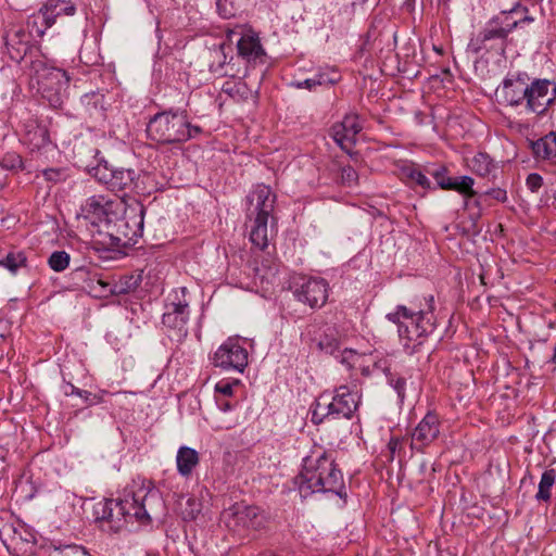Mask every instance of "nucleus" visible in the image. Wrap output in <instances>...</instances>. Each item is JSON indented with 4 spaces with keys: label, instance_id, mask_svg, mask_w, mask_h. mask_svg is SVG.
I'll use <instances>...</instances> for the list:
<instances>
[{
    "label": "nucleus",
    "instance_id": "nucleus-41",
    "mask_svg": "<svg viewBox=\"0 0 556 556\" xmlns=\"http://www.w3.org/2000/svg\"><path fill=\"white\" fill-rule=\"evenodd\" d=\"M202 510L201 502L195 497H188L185 506H181V515L184 519L193 520Z\"/></svg>",
    "mask_w": 556,
    "mask_h": 556
},
{
    "label": "nucleus",
    "instance_id": "nucleus-24",
    "mask_svg": "<svg viewBox=\"0 0 556 556\" xmlns=\"http://www.w3.org/2000/svg\"><path fill=\"white\" fill-rule=\"evenodd\" d=\"M269 218L270 217H253L252 219H250V222L252 223L250 230V241L255 248L260 250H265L269 243V237L273 232L275 224V222H271L269 229Z\"/></svg>",
    "mask_w": 556,
    "mask_h": 556
},
{
    "label": "nucleus",
    "instance_id": "nucleus-42",
    "mask_svg": "<svg viewBox=\"0 0 556 556\" xmlns=\"http://www.w3.org/2000/svg\"><path fill=\"white\" fill-rule=\"evenodd\" d=\"M51 556H90V554L84 546L72 544L54 548Z\"/></svg>",
    "mask_w": 556,
    "mask_h": 556
},
{
    "label": "nucleus",
    "instance_id": "nucleus-46",
    "mask_svg": "<svg viewBox=\"0 0 556 556\" xmlns=\"http://www.w3.org/2000/svg\"><path fill=\"white\" fill-rule=\"evenodd\" d=\"M41 173L49 182L56 184L66 179V173L63 168H46Z\"/></svg>",
    "mask_w": 556,
    "mask_h": 556
},
{
    "label": "nucleus",
    "instance_id": "nucleus-60",
    "mask_svg": "<svg viewBox=\"0 0 556 556\" xmlns=\"http://www.w3.org/2000/svg\"><path fill=\"white\" fill-rule=\"evenodd\" d=\"M555 308H556V303H555Z\"/></svg>",
    "mask_w": 556,
    "mask_h": 556
},
{
    "label": "nucleus",
    "instance_id": "nucleus-9",
    "mask_svg": "<svg viewBox=\"0 0 556 556\" xmlns=\"http://www.w3.org/2000/svg\"><path fill=\"white\" fill-rule=\"evenodd\" d=\"M0 541L14 556H27L34 553L36 535L18 521L0 523Z\"/></svg>",
    "mask_w": 556,
    "mask_h": 556
},
{
    "label": "nucleus",
    "instance_id": "nucleus-6",
    "mask_svg": "<svg viewBox=\"0 0 556 556\" xmlns=\"http://www.w3.org/2000/svg\"><path fill=\"white\" fill-rule=\"evenodd\" d=\"M519 11L528 12V9L517 4L511 10L503 11L489 20L484 27L470 39L467 51L476 55L482 51L504 53L508 35L517 28V23L510 22V14L518 13Z\"/></svg>",
    "mask_w": 556,
    "mask_h": 556
},
{
    "label": "nucleus",
    "instance_id": "nucleus-45",
    "mask_svg": "<svg viewBox=\"0 0 556 556\" xmlns=\"http://www.w3.org/2000/svg\"><path fill=\"white\" fill-rule=\"evenodd\" d=\"M387 378L389 383L397 393V396L401 400V402H403L405 399L406 380L402 377H396L390 371L387 372Z\"/></svg>",
    "mask_w": 556,
    "mask_h": 556
},
{
    "label": "nucleus",
    "instance_id": "nucleus-8",
    "mask_svg": "<svg viewBox=\"0 0 556 556\" xmlns=\"http://www.w3.org/2000/svg\"><path fill=\"white\" fill-rule=\"evenodd\" d=\"M92 176L115 192L138 191L140 175L131 168L114 167L100 161L91 169Z\"/></svg>",
    "mask_w": 556,
    "mask_h": 556
},
{
    "label": "nucleus",
    "instance_id": "nucleus-48",
    "mask_svg": "<svg viewBox=\"0 0 556 556\" xmlns=\"http://www.w3.org/2000/svg\"><path fill=\"white\" fill-rule=\"evenodd\" d=\"M239 381L231 383L226 380H222L216 383L215 392L222 394L223 396H231L233 392V387L237 386Z\"/></svg>",
    "mask_w": 556,
    "mask_h": 556
},
{
    "label": "nucleus",
    "instance_id": "nucleus-19",
    "mask_svg": "<svg viewBox=\"0 0 556 556\" xmlns=\"http://www.w3.org/2000/svg\"><path fill=\"white\" fill-rule=\"evenodd\" d=\"M440 427L441 422L438 414L428 412L412 433V447L422 451L439 437Z\"/></svg>",
    "mask_w": 556,
    "mask_h": 556
},
{
    "label": "nucleus",
    "instance_id": "nucleus-7",
    "mask_svg": "<svg viewBox=\"0 0 556 556\" xmlns=\"http://www.w3.org/2000/svg\"><path fill=\"white\" fill-rule=\"evenodd\" d=\"M187 288H178L169 293L162 316V324L172 340L182 341L188 336L190 316L189 301L186 298Z\"/></svg>",
    "mask_w": 556,
    "mask_h": 556
},
{
    "label": "nucleus",
    "instance_id": "nucleus-2",
    "mask_svg": "<svg viewBox=\"0 0 556 556\" xmlns=\"http://www.w3.org/2000/svg\"><path fill=\"white\" fill-rule=\"evenodd\" d=\"M386 317L397 326L400 342L412 355L437 328L434 298L433 295L415 298L408 305H397Z\"/></svg>",
    "mask_w": 556,
    "mask_h": 556
},
{
    "label": "nucleus",
    "instance_id": "nucleus-11",
    "mask_svg": "<svg viewBox=\"0 0 556 556\" xmlns=\"http://www.w3.org/2000/svg\"><path fill=\"white\" fill-rule=\"evenodd\" d=\"M5 48L12 61L24 62L27 71L29 62L37 59V54H42L38 46L33 45L29 34L25 33L23 25L12 26L5 34Z\"/></svg>",
    "mask_w": 556,
    "mask_h": 556
},
{
    "label": "nucleus",
    "instance_id": "nucleus-26",
    "mask_svg": "<svg viewBox=\"0 0 556 556\" xmlns=\"http://www.w3.org/2000/svg\"><path fill=\"white\" fill-rule=\"evenodd\" d=\"M24 142L33 150L46 147L50 142L49 130L46 125L30 121L25 126Z\"/></svg>",
    "mask_w": 556,
    "mask_h": 556
},
{
    "label": "nucleus",
    "instance_id": "nucleus-13",
    "mask_svg": "<svg viewBox=\"0 0 556 556\" xmlns=\"http://www.w3.org/2000/svg\"><path fill=\"white\" fill-rule=\"evenodd\" d=\"M213 364L225 370L242 372L248 365V351L237 339L229 338L214 353Z\"/></svg>",
    "mask_w": 556,
    "mask_h": 556
},
{
    "label": "nucleus",
    "instance_id": "nucleus-50",
    "mask_svg": "<svg viewBox=\"0 0 556 556\" xmlns=\"http://www.w3.org/2000/svg\"><path fill=\"white\" fill-rule=\"evenodd\" d=\"M216 8L223 18H230L235 15L232 8L227 7V0H216Z\"/></svg>",
    "mask_w": 556,
    "mask_h": 556
},
{
    "label": "nucleus",
    "instance_id": "nucleus-52",
    "mask_svg": "<svg viewBox=\"0 0 556 556\" xmlns=\"http://www.w3.org/2000/svg\"><path fill=\"white\" fill-rule=\"evenodd\" d=\"M79 60L86 65H92L98 62V55L96 53H84V50L81 49L79 52Z\"/></svg>",
    "mask_w": 556,
    "mask_h": 556
},
{
    "label": "nucleus",
    "instance_id": "nucleus-17",
    "mask_svg": "<svg viewBox=\"0 0 556 556\" xmlns=\"http://www.w3.org/2000/svg\"><path fill=\"white\" fill-rule=\"evenodd\" d=\"M359 401L361 395L356 386L343 384L338 387L330 402L334 418L351 419L358 407Z\"/></svg>",
    "mask_w": 556,
    "mask_h": 556
},
{
    "label": "nucleus",
    "instance_id": "nucleus-56",
    "mask_svg": "<svg viewBox=\"0 0 556 556\" xmlns=\"http://www.w3.org/2000/svg\"><path fill=\"white\" fill-rule=\"evenodd\" d=\"M88 205L93 208V213L96 215L100 216L101 214H104V207L98 201L92 199Z\"/></svg>",
    "mask_w": 556,
    "mask_h": 556
},
{
    "label": "nucleus",
    "instance_id": "nucleus-12",
    "mask_svg": "<svg viewBox=\"0 0 556 556\" xmlns=\"http://www.w3.org/2000/svg\"><path fill=\"white\" fill-rule=\"evenodd\" d=\"M293 295L311 308L323 307L329 296V283L320 277L301 278L295 283Z\"/></svg>",
    "mask_w": 556,
    "mask_h": 556
},
{
    "label": "nucleus",
    "instance_id": "nucleus-55",
    "mask_svg": "<svg viewBox=\"0 0 556 556\" xmlns=\"http://www.w3.org/2000/svg\"><path fill=\"white\" fill-rule=\"evenodd\" d=\"M402 441L399 438H391L389 441L388 447L390 450L391 456L393 457L395 451L401 446Z\"/></svg>",
    "mask_w": 556,
    "mask_h": 556
},
{
    "label": "nucleus",
    "instance_id": "nucleus-21",
    "mask_svg": "<svg viewBox=\"0 0 556 556\" xmlns=\"http://www.w3.org/2000/svg\"><path fill=\"white\" fill-rule=\"evenodd\" d=\"M526 80H530L526 73L507 76L496 89V93L501 97L502 102L509 106L521 105V93Z\"/></svg>",
    "mask_w": 556,
    "mask_h": 556
},
{
    "label": "nucleus",
    "instance_id": "nucleus-47",
    "mask_svg": "<svg viewBox=\"0 0 556 556\" xmlns=\"http://www.w3.org/2000/svg\"><path fill=\"white\" fill-rule=\"evenodd\" d=\"M358 175L352 166H345L341 170V180L344 185L352 187L357 184Z\"/></svg>",
    "mask_w": 556,
    "mask_h": 556
},
{
    "label": "nucleus",
    "instance_id": "nucleus-44",
    "mask_svg": "<svg viewBox=\"0 0 556 556\" xmlns=\"http://www.w3.org/2000/svg\"><path fill=\"white\" fill-rule=\"evenodd\" d=\"M313 78L316 86H332L339 80V74L336 71H325L316 73Z\"/></svg>",
    "mask_w": 556,
    "mask_h": 556
},
{
    "label": "nucleus",
    "instance_id": "nucleus-35",
    "mask_svg": "<svg viewBox=\"0 0 556 556\" xmlns=\"http://www.w3.org/2000/svg\"><path fill=\"white\" fill-rule=\"evenodd\" d=\"M324 395L317 400L311 409V420L315 425H320L325 419H336L330 402L321 403Z\"/></svg>",
    "mask_w": 556,
    "mask_h": 556
},
{
    "label": "nucleus",
    "instance_id": "nucleus-29",
    "mask_svg": "<svg viewBox=\"0 0 556 556\" xmlns=\"http://www.w3.org/2000/svg\"><path fill=\"white\" fill-rule=\"evenodd\" d=\"M144 213L146 208L141 203H136L127 208L125 219L126 226L132 229L130 240L142 236Z\"/></svg>",
    "mask_w": 556,
    "mask_h": 556
},
{
    "label": "nucleus",
    "instance_id": "nucleus-22",
    "mask_svg": "<svg viewBox=\"0 0 556 556\" xmlns=\"http://www.w3.org/2000/svg\"><path fill=\"white\" fill-rule=\"evenodd\" d=\"M216 404L218 412L213 415L210 420L212 429L219 431L235 428L238 425V417L233 415L224 417V415L230 414L236 407L237 403L226 399L216 397Z\"/></svg>",
    "mask_w": 556,
    "mask_h": 556
},
{
    "label": "nucleus",
    "instance_id": "nucleus-15",
    "mask_svg": "<svg viewBox=\"0 0 556 556\" xmlns=\"http://www.w3.org/2000/svg\"><path fill=\"white\" fill-rule=\"evenodd\" d=\"M430 175L435 179L437 185L441 189L453 190L462 194L465 198V206H468L470 200L477 195V191L473 189L475 179L470 176L450 177L447 168L444 166L430 172Z\"/></svg>",
    "mask_w": 556,
    "mask_h": 556
},
{
    "label": "nucleus",
    "instance_id": "nucleus-51",
    "mask_svg": "<svg viewBox=\"0 0 556 556\" xmlns=\"http://www.w3.org/2000/svg\"><path fill=\"white\" fill-rule=\"evenodd\" d=\"M2 165L10 169L20 168L22 166V159L16 154H10L3 159Z\"/></svg>",
    "mask_w": 556,
    "mask_h": 556
},
{
    "label": "nucleus",
    "instance_id": "nucleus-16",
    "mask_svg": "<svg viewBox=\"0 0 556 556\" xmlns=\"http://www.w3.org/2000/svg\"><path fill=\"white\" fill-rule=\"evenodd\" d=\"M556 99V85L548 79L532 80L531 97L528 99L527 111L543 115Z\"/></svg>",
    "mask_w": 556,
    "mask_h": 556
},
{
    "label": "nucleus",
    "instance_id": "nucleus-31",
    "mask_svg": "<svg viewBox=\"0 0 556 556\" xmlns=\"http://www.w3.org/2000/svg\"><path fill=\"white\" fill-rule=\"evenodd\" d=\"M45 12L56 21V17L66 15L72 16L76 13V7L70 0H48L42 4Z\"/></svg>",
    "mask_w": 556,
    "mask_h": 556
},
{
    "label": "nucleus",
    "instance_id": "nucleus-49",
    "mask_svg": "<svg viewBox=\"0 0 556 556\" xmlns=\"http://www.w3.org/2000/svg\"><path fill=\"white\" fill-rule=\"evenodd\" d=\"M526 185L530 191L536 192L543 185V178L541 175L532 173L528 175Z\"/></svg>",
    "mask_w": 556,
    "mask_h": 556
},
{
    "label": "nucleus",
    "instance_id": "nucleus-33",
    "mask_svg": "<svg viewBox=\"0 0 556 556\" xmlns=\"http://www.w3.org/2000/svg\"><path fill=\"white\" fill-rule=\"evenodd\" d=\"M401 176L409 185H417L422 189L431 188L430 180L415 164L403 166L401 168Z\"/></svg>",
    "mask_w": 556,
    "mask_h": 556
},
{
    "label": "nucleus",
    "instance_id": "nucleus-58",
    "mask_svg": "<svg viewBox=\"0 0 556 556\" xmlns=\"http://www.w3.org/2000/svg\"><path fill=\"white\" fill-rule=\"evenodd\" d=\"M552 361H553V363L556 364V346L554 348V353H553Z\"/></svg>",
    "mask_w": 556,
    "mask_h": 556
},
{
    "label": "nucleus",
    "instance_id": "nucleus-53",
    "mask_svg": "<svg viewBox=\"0 0 556 556\" xmlns=\"http://www.w3.org/2000/svg\"><path fill=\"white\" fill-rule=\"evenodd\" d=\"M522 89H523V92L521 93V105L525 104V106L527 108L528 99H530V97H531L532 81L526 80Z\"/></svg>",
    "mask_w": 556,
    "mask_h": 556
},
{
    "label": "nucleus",
    "instance_id": "nucleus-5",
    "mask_svg": "<svg viewBox=\"0 0 556 556\" xmlns=\"http://www.w3.org/2000/svg\"><path fill=\"white\" fill-rule=\"evenodd\" d=\"M148 136L160 143H180L195 138L202 129L189 122L187 111L169 110L155 114L147 126Z\"/></svg>",
    "mask_w": 556,
    "mask_h": 556
},
{
    "label": "nucleus",
    "instance_id": "nucleus-20",
    "mask_svg": "<svg viewBox=\"0 0 556 556\" xmlns=\"http://www.w3.org/2000/svg\"><path fill=\"white\" fill-rule=\"evenodd\" d=\"M75 279L84 281L83 288L94 298L106 299L112 296V285L105 281L102 276L86 267H78L73 271Z\"/></svg>",
    "mask_w": 556,
    "mask_h": 556
},
{
    "label": "nucleus",
    "instance_id": "nucleus-57",
    "mask_svg": "<svg viewBox=\"0 0 556 556\" xmlns=\"http://www.w3.org/2000/svg\"><path fill=\"white\" fill-rule=\"evenodd\" d=\"M533 21H534V18L532 16H529V15H525L523 17H521L519 20H513L510 17V22H516L517 23V27H520L525 23H532Z\"/></svg>",
    "mask_w": 556,
    "mask_h": 556
},
{
    "label": "nucleus",
    "instance_id": "nucleus-28",
    "mask_svg": "<svg viewBox=\"0 0 556 556\" xmlns=\"http://www.w3.org/2000/svg\"><path fill=\"white\" fill-rule=\"evenodd\" d=\"M200 456L199 453L189 446H180L177 456L176 465L177 470L182 477H190L193 469L199 465Z\"/></svg>",
    "mask_w": 556,
    "mask_h": 556
},
{
    "label": "nucleus",
    "instance_id": "nucleus-23",
    "mask_svg": "<svg viewBox=\"0 0 556 556\" xmlns=\"http://www.w3.org/2000/svg\"><path fill=\"white\" fill-rule=\"evenodd\" d=\"M530 147L533 156L536 160L547 161L551 164H556V132L551 131L544 137L530 141Z\"/></svg>",
    "mask_w": 556,
    "mask_h": 556
},
{
    "label": "nucleus",
    "instance_id": "nucleus-40",
    "mask_svg": "<svg viewBox=\"0 0 556 556\" xmlns=\"http://www.w3.org/2000/svg\"><path fill=\"white\" fill-rule=\"evenodd\" d=\"M138 286L137 279L132 276H125L119 279L118 282L112 285V295L126 294L135 290Z\"/></svg>",
    "mask_w": 556,
    "mask_h": 556
},
{
    "label": "nucleus",
    "instance_id": "nucleus-54",
    "mask_svg": "<svg viewBox=\"0 0 556 556\" xmlns=\"http://www.w3.org/2000/svg\"><path fill=\"white\" fill-rule=\"evenodd\" d=\"M295 86L296 88L299 89H308V90H312V89H315L317 86H316V81L313 77L311 78H306L304 80H301V81H298L295 83Z\"/></svg>",
    "mask_w": 556,
    "mask_h": 556
},
{
    "label": "nucleus",
    "instance_id": "nucleus-14",
    "mask_svg": "<svg viewBox=\"0 0 556 556\" xmlns=\"http://www.w3.org/2000/svg\"><path fill=\"white\" fill-rule=\"evenodd\" d=\"M247 201L249 204L247 217L249 219L253 217H270L271 222H275L273 212L276 203V194L269 186L264 184L255 186L247 197Z\"/></svg>",
    "mask_w": 556,
    "mask_h": 556
},
{
    "label": "nucleus",
    "instance_id": "nucleus-43",
    "mask_svg": "<svg viewBox=\"0 0 556 556\" xmlns=\"http://www.w3.org/2000/svg\"><path fill=\"white\" fill-rule=\"evenodd\" d=\"M484 197H490L492 199H494L495 201L497 202H501V203H504L507 201V192L505 189H502V188H492L488 191H485L484 193H481V194H478L475 198L473 200V204L476 206H480L481 204V201L483 200Z\"/></svg>",
    "mask_w": 556,
    "mask_h": 556
},
{
    "label": "nucleus",
    "instance_id": "nucleus-36",
    "mask_svg": "<svg viewBox=\"0 0 556 556\" xmlns=\"http://www.w3.org/2000/svg\"><path fill=\"white\" fill-rule=\"evenodd\" d=\"M240 55L256 59L263 51L257 39L247 36L242 37L237 45Z\"/></svg>",
    "mask_w": 556,
    "mask_h": 556
},
{
    "label": "nucleus",
    "instance_id": "nucleus-18",
    "mask_svg": "<svg viewBox=\"0 0 556 556\" xmlns=\"http://www.w3.org/2000/svg\"><path fill=\"white\" fill-rule=\"evenodd\" d=\"M363 129L359 118L356 114H348L342 122L331 127V137L337 144L345 152L351 153L356 143V136Z\"/></svg>",
    "mask_w": 556,
    "mask_h": 556
},
{
    "label": "nucleus",
    "instance_id": "nucleus-30",
    "mask_svg": "<svg viewBox=\"0 0 556 556\" xmlns=\"http://www.w3.org/2000/svg\"><path fill=\"white\" fill-rule=\"evenodd\" d=\"M470 169L478 176L489 178L494 176L497 167L489 154L479 152L477 153L469 164Z\"/></svg>",
    "mask_w": 556,
    "mask_h": 556
},
{
    "label": "nucleus",
    "instance_id": "nucleus-27",
    "mask_svg": "<svg viewBox=\"0 0 556 556\" xmlns=\"http://www.w3.org/2000/svg\"><path fill=\"white\" fill-rule=\"evenodd\" d=\"M317 349L326 354H334L339 349L338 332L334 327L323 325L318 327V332L312 338Z\"/></svg>",
    "mask_w": 556,
    "mask_h": 556
},
{
    "label": "nucleus",
    "instance_id": "nucleus-1",
    "mask_svg": "<svg viewBox=\"0 0 556 556\" xmlns=\"http://www.w3.org/2000/svg\"><path fill=\"white\" fill-rule=\"evenodd\" d=\"M165 505L161 493L146 483L126 486L116 501H101L93 506L94 521L103 532L115 533L124 521L149 525L164 514Z\"/></svg>",
    "mask_w": 556,
    "mask_h": 556
},
{
    "label": "nucleus",
    "instance_id": "nucleus-32",
    "mask_svg": "<svg viewBox=\"0 0 556 556\" xmlns=\"http://www.w3.org/2000/svg\"><path fill=\"white\" fill-rule=\"evenodd\" d=\"M0 267L16 275L21 268L28 267L27 255L24 251H10L4 257L0 258Z\"/></svg>",
    "mask_w": 556,
    "mask_h": 556
},
{
    "label": "nucleus",
    "instance_id": "nucleus-59",
    "mask_svg": "<svg viewBox=\"0 0 556 556\" xmlns=\"http://www.w3.org/2000/svg\"><path fill=\"white\" fill-rule=\"evenodd\" d=\"M93 152L96 155H98L100 153L99 150H97V149H93Z\"/></svg>",
    "mask_w": 556,
    "mask_h": 556
},
{
    "label": "nucleus",
    "instance_id": "nucleus-34",
    "mask_svg": "<svg viewBox=\"0 0 556 556\" xmlns=\"http://www.w3.org/2000/svg\"><path fill=\"white\" fill-rule=\"evenodd\" d=\"M556 471L554 469H547L542 473L539 490L535 494V498L539 502H548L552 496V488L555 483Z\"/></svg>",
    "mask_w": 556,
    "mask_h": 556
},
{
    "label": "nucleus",
    "instance_id": "nucleus-10",
    "mask_svg": "<svg viewBox=\"0 0 556 556\" xmlns=\"http://www.w3.org/2000/svg\"><path fill=\"white\" fill-rule=\"evenodd\" d=\"M222 520L229 530L240 535L249 530L261 529L265 523V518L257 507L242 503H236L225 509Z\"/></svg>",
    "mask_w": 556,
    "mask_h": 556
},
{
    "label": "nucleus",
    "instance_id": "nucleus-4",
    "mask_svg": "<svg viewBox=\"0 0 556 556\" xmlns=\"http://www.w3.org/2000/svg\"><path fill=\"white\" fill-rule=\"evenodd\" d=\"M29 84L52 108H60L66 96L70 77L66 72L49 63L43 54L29 62L26 71Z\"/></svg>",
    "mask_w": 556,
    "mask_h": 556
},
{
    "label": "nucleus",
    "instance_id": "nucleus-38",
    "mask_svg": "<svg viewBox=\"0 0 556 556\" xmlns=\"http://www.w3.org/2000/svg\"><path fill=\"white\" fill-rule=\"evenodd\" d=\"M62 391L64 395H77L81 397L85 402L89 403L90 405L94 404L93 400H97V403L102 402V396L92 395L91 392L78 389L71 382L65 381L62 387Z\"/></svg>",
    "mask_w": 556,
    "mask_h": 556
},
{
    "label": "nucleus",
    "instance_id": "nucleus-3",
    "mask_svg": "<svg viewBox=\"0 0 556 556\" xmlns=\"http://www.w3.org/2000/svg\"><path fill=\"white\" fill-rule=\"evenodd\" d=\"M294 482L303 498L318 492L341 496L344 489L343 475L332 454L327 452H312L307 455Z\"/></svg>",
    "mask_w": 556,
    "mask_h": 556
},
{
    "label": "nucleus",
    "instance_id": "nucleus-25",
    "mask_svg": "<svg viewBox=\"0 0 556 556\" xmlns=\"http://www.w3.org/2000/svg\"><path fill=\"white\" fill-rule=\"evenodd\" d=\"M54 25V20L50 17L41 7L36 13L28 16L25 27V33L29 34L33 40L42 38L46 30Z\"/></svg>",
    "mask_w": 556,
    "mask_h": 556
},
{
    "label": "nucleus",
    "instance_id": "nucleus-39",
    "mask_svg": "<svg viewBox=\"0 0 556 556\" xmlns=\"http://www.w3.org/2000/svg\"><path fill=\"white\" fill-rule=\"evenodd\" d=\"M223 91L236 101H242L250 94V90L243 83H226L223 86Z\"/></svg>",
    "mask_w": 556,
    "mask_h": 556
},
{
    "label": "nucleus",
    "instance_id": "nucleus-37",
    "mask_svg": "<svg viewBox=\"0 0 556 556\" xmlns=\"http://www.w3.org/2000/svg\"><path fill=\"white\" fill-rule=\"evenodd\" d=\"M71 256L66 251H54L48 258L49 267L56 273L65 270L70 266Z\"/></svg>",
    "mask_w": 556,
    "mask_h": 556
}]
</instances>
